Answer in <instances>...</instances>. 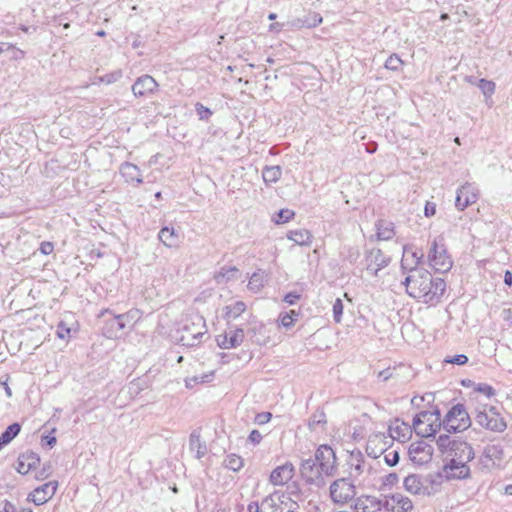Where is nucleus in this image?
<instances>
[{
  "instance_id": "nucleus-1",
  "label": "nucleus",
  "mask_w": 512,
  "mask_h": 512,
  "mask_svg": "<svg viewBox=\"0 0 512 512\" xmlns=\"http://www.w3.org/2000/svg\"><path fill=\"white\" fill-rule=\"evenodd\" d=\"M403 284L409 296L423 302H438L446 289V283L441 278H433L431 273L423 268H412Z\"/></svg>"
},
{
  "instance_id": "nucleus-2",
  "label": "nucleus",
  "mask_w": 512,
  "mask_h": 512,
  "mask_svg": "<svg viewBox=\"0 0 512 512\" xmlns=\"http://www.w3.org/2000/svg\"><path fill=\"white\" fill-rule=\"evenodd\" d=\"M436 445L447 459L455 458V460L470 462L475 457V452L471 444L449 435H440L436 440Z\"/></svg>"
},
{
  "instance_id": "nucleus-3",
  "label": "nucleus",
  "mask_w": 512,
  "mask_h": 512,
  "mask_svg": "<svg viewBox=\"0 0 512 512\" xmlns=\"http://www.w3.org/2000/svg\"><path fill=\"white\" fill-rule=\"evenodd\" d=\"M178 333L180 336L176 339L181 345L187 347L196 346L207 334V326L204 317L195 314L186 318L182 329H180Z\"/></svg>"
},
{
  "instance_id": "nucleus-4",
  "label": "nucleus",
  "mask_w": 512,
  "mask_h": 512,
  "mask_svg": "<svg viewBox=\"0 0 512 512\" xmlns=\"http://www.w3.org/2000/svg\"><path fill=\"white\" fill-rule=\"evenodd\" d=\"M474 420L481 428L502 433L507 429V422L498 409L492 405H479L474 412Z\"/></svg>"
},
{
  "instance_id": "nucleus-5",
  "label": "nucleus",
  "mask_w": 512,
  "mask_h": 512,
  "mask_svg": "<svg viewBox=\"0 0 512 512\" xmlns=\"http://www.w3.org/2000/svg\"><path fill=\"white\" fill-rule=\"evenodd\" d=\"M440 413L438 411H422L413 419V428L421 437L428 438L434 435L441 427Z\"/></svg>"
},
{
  "instance_id": "nucleus-6",
  "label": "nucleus",
  "mask_w": 512,
  "mask_h": 512,
  "mask_svg": "<svg viewBox=\"0 0 512 512\" xmlns=\"http://www.w3.org/2000/svg\"><path fill=\"white\" fill-rule=\"evenodd\" d=\"M442 425L447 432L456 433L470 427L471 419L465 407L457 404L448 411Z\"/></svg>"
},
{
  "instance_id": "nucleus-7",
  "label": "nucleus",
  "mask_w": 512,
  "mask_h": 512,
  "mask_svg": "<svg viewBox=\"0 0 512 512\" xmlns=\"http://www.w3.org/2000/svg\"><path fill=\"white\" fill-rule=\"evenodd\" d=\"M329 493L333 503L345 505L355 497L356 488L350 479L339 478L331 483Z\"/></svg>"
},
{
  "instance_id": "nucleus-8",
  "label": "nucleus",
  "mask_w": 512,
  "mask_h": 512,
  "mask_svg": "<svg viewBox=\"0 0 512 512\" xmlns=\"http://www.w3.org/2000/svg\"><path fill=\"white\" fill-rule=\"evenodd\" d=\"M429 265L436 271L445 273L452 267V260L447 254L444 244H440L437 240L432 242L429 254Z\"/></svg>"
},
{
  "instance_id": "nucleus-9",
  "label": "nucleus",
  "mask_w": 512,
  "mask_h": 512,
  "mask_svg": "<svg viewBox=\"0 0 512 512\" xmlns=\"http://www.w3.org/2000/svg\"><path fill=\"white\" fill-rule=\"evenodd\" d=\"M315 460L325 476H334L337 472V459L334 450L328 445H321L316 450Z\"/></svg>"
},
{
  "instance_id": "nucleus-10",
  "label": "nucleus",
  "mask_w": 512,
  "mask_h": 512,
  "mask_svg": "<svg viewBox=\"0 0 512 512\" xmlns=\"http://www.w3.org/2000/svg\"><path fill=\"white\" fill-rule=\"evenodd\" d=\"M469 462L448 459L442 468V476L447 480H461L470 477Z\"/></svg>"
},
{
  "instance_id": "nucleus-11",
  "label": "nucleus",
  "mask_w": 512,
  "mask_h": 512,
  "mask_svg": "<svg viewBox=\"0 0 512 512\" xmlns=\"http://www.w3.org/2000/svg\"><path fill=\"white\" fill-rule=\"evenodd\" d=\"M434 449L425 440H419L410 444L409 457L413 463L423 465L431 461Z\"/></svg>"
},
{
  "instance_id": "nucleus-12",
  "label": "nucleus",
  "mask_w": 512,
  "mask_h": 512,
  "mask_svg": "<svg viewBox=\"0 0 512 512\" xmlns=\"http://www.w3.org/2000/svg\"><path fill=\"white\" fill-rule=\"evenodd\" d=\"M389 502L375 496L358 497L354 504L355 512H387Z\"/></svg>"
},
{
  "instance_id": "nucleus-13",
  "label": "nucleus",
  "mask_w": 512,
  "mask_h": 512,
  "mask_svg": "<svg viewBox=\"0 0 512 512\" xmlns=\"http://www.w3.org/2000/svg\"><path fill=\"white\" fill-rule=\"evenodd\" d=\"M293 505L288 497L273 493L263 500V512H294Z\"/></svg>"
},
{
  "instance_id": "nucleus-14",
  "label": "nucleus",
  "mask_w": 512,
  "mask_h": 512,
  "mask_svg": "<svg viewBox=\"0 0 512 512\" xmlns=\"http://www.w3.org/2000/svg\"><path fill=\"white\" fill-rule=\"evenodd\" d=\"M392 441L391 437L385 433L373 434L368 438L366 451L373 458H377L387 451Z\"/></svg>"
},
{
  "instance_id": "nucleus-15",
  "label": "nucleus",
  "mask_w": 512,
  "mask_h": 512,
  "mask_svg": "<svg viewBox=\"0 0 512 512\" xmlns=\"http://www.w3.org/2000/svg\"><path fill=\"white\" fill-rule=\"evenodd\" d=\"M390 258L386 257L380 249H372L365 256V265L367 273L378 276V272L386 267Z\"/></svg>"
},
{
  "instance_id": "nucleus-16",
  "label": "nucleus",
  "mask_w": 512,
  "mask_h": 512,
  "mask_svg": "<svg viewBox=\"0 0 512 512\" xmlns=\"http://www.w3.org/2000/svg\"><path fill=\"white\" fill-rule=\"evenodd\" d=\"M300 472L302 477L308 483L320 485L323 482L322 475L324 474L315 459L309 458L303 460L301 463Z\"/></svg>"
},
{
  "instance_id": "nucleus-17",
  "label": "nucleus",
  "mask_w": 512,
  "mask_h": 512,
  "mask_svg": "<svg viewBox=\"0 0 512 512\" xmlns=\"http://www.w3.org/2000/svg\"><path fill=\"white\" fill-rule=\"evenodd\" d=\"M478 199V190L470 183L462 185L455 199V206L458 210H464L466 207L474 204Z\"/></svg>"
},
{
  "instance_id": "nucleus-18",
  "label": "nucleus",
  "mask_w": 512,
  "mask_h": 512,
  "mask_svg": "<svg viewBox=\"0 0 512 512\" xmlns=\"http://www.w3.org/2000/svg\"><path fill=\"white\" fill-rule=\"evenodd\" d=\"M157 81L150 75H142L132 85V92L136 97H144L153 94L158 88Z\"/></svg>"
},
{
  "instance_id": "nucleus-19",
  "label": "nucleus",
  "mask_w": 512,
  "mask_h": 512,
  "mask_svg": "<svg viewBox=\"0 0 512 512\" xmlns=\"http://www.w3.org/2000/svg\"><path fill=\"white\" fill-rule=\"evenodd\" d=\"M57 489V482L45 483L34 489L29 495L28 500L36 505H42L51 499Z\"/></svg>"
},
{
  "instance_id": "nucleus-20",
  "label": "nucleus",
  "mask_w": 512,
  "mask_h": 512,
  "mask_svg": "<svg viewBox=\"0 0 512 512\" xmlns=\"http://www.w3.org/2000/svg\"><path fill=\"white\" fill-rule=\"evenodd\" d=\"M350 477L355 481L370 472L371 466L364 460L361 452L351 453L349 460Z\"/></svg>"
},
{
  "instance_id": "nucleus-21",
  "label": "nucleus",
  "mask_w": 512,
  "mask_h": 512,
  "mask_svg": "<svg viewBox=\"0 0 512 512\" xmlns=\"http://www.w3.org/2000/svg\"><path fill=\"white\" fill-rule=\"evenodd\" d=\"M294 466L290 462L276 467L270 474L269 481L274 486H283L287 484L294 476Z\"/></svg>"
},
{
  "instance_id": "nucleus-22",
  "label": "nucleus",
  "mask_w": 512,
  "mask_h": 512,
  "mask_svg": "<svg viewBox=\"0 0 512 512\" xmlns=\"http://www.w3.org/2000/svg\"><path fill=\"white\" fill-rule=\"evenodd\" d=\"M244 330L241 328L231 329L225 334L217 337L219 347L223 349H231L240 346L244 340Z\"/></svg>"
},
{
  "instance_id": "nucleus-23",
  "label": "nucleus",
  "mask_w": 512,
  "mask_h": 512,
  "mask_svg": "<svg viewBox=\"0 0 512 512\" xmlns=\"http://www.w3.org/2000/svg\"><path fill=\"white\" fill-rule=\"evenodd\" d=\"M40 458L34 452H26L19 456L17 461V471L25 475L31 469H34L39 464Z\"/></svg>"
},
{
  "instance_id": "nucleus-24",
  "label": "nucleus",
  "mask_w": 512,
  "mask_h": 512,
  "mask_svg": "<svg viewBox=\"0 0 512 512\" xmlns=\"http://www.w3.org/2000/svg\"><path fill=\"white\" fill-rule=\"evenodd\" d=\"M189 449L195 453L196 458L201 459L207 453V445L201 439L200 431L194 430L189 437Z\"/></svg>"
},
{
  "instance_id": "nucleus-25",
  "label": "nucleus",
  "mask_w": 512,
  "mask_h": 512,
  "mask_svg": "<svg viewBox=\"0 0 512 512\" xmlns=\"http://www.w3.org/2000/svg\"><path fill=\"white\" fill-rule=\"evenodd\" d=\"M124 329V323L120 320L119 315H114L107 320L103 328L104 335L110 339L119 338Z\"/></svg>"
},
{
  "instance_id": "nucleus-26",
  "label": "nucleus",
  "mask_w": 512,
  "mask_h": 512,
  "mask_svg": "<svg viewBox=\"0 0 512 512\" xmlns=\"http://www.w3.org/2000/svg\"><path fill=\"white\" fill-rule=\"evenodd\" d=\"M483 457L494 466H499L504 459V450L499 444H488L483 451Z\"/></svg>"
},
{
  "instance_id": "nucleus-27",
  "label": "nucleus",
  "mask_w": 512,
  "mask_h": 512,
  "mask_svg": "<svg viewBox=\"0 0 512 512\" xmlns=\"http://www.w3.org/2000/svg\"><path fill=\"white\" fill-rule=\"evenodd\" d=\"M120 174L127 182L135 181L137 184L142 183L141 173L139 168L129 162L123 163L120 167Z\"/></svg>"
},
{
  "instance_id": "nucleus-28",
  "label": "nucleus",
  "mask_w": 512,
  "mask_h": 512,
  "mask_svg": "<svg viewBox=\"0 0 512 512\" xmlns=\"http://www.w3.org/2000/svg\"><path fill=\"white\" fill-rule=\"evenodd\" d=\"M409 433L410 426L404 422H400L399 420H396L389 427V436L392 440L397 439L403 441L408 438Z\"/></svg>"
},
{
  "instance_id": "nucleus-29",
  "label": "nucleus",
  "mask_w": 512,
  "mask_h": 512,
  "mask_svg": "<svg viewBox=\"0 0 512 512\" xmlns=\"http://www.w3.org/2000/svg\"><path fill=\"white\" fill-rule=\"evenodd\" d=\"M392 505L391 510L392 512H408L411 511L413 508L412 501L402 495V494H395L391 497Z\"/></svg>"
},
{
  "instance_id": "nucleus-30",
  "label": "nucleus",
  "mask_w": 512,
  "mask_h": 512,
  "mask_svg": "<svg viewBox=\"0 0 512 512\" xmlns=\"http://www.w3.org/2000/svg\"><path fill=\"white\" fill-rule=\"evenodd\" d=\"M287 238L301 246H308L312 242V235L306 229L291 230L287 233Z\"/></svg>"
},
{
  "instance_id": "nucleus-31",
  "label": "nucleus",
  "mask_w": 512,
  "mask_h": 512,
  "mask_svg": "<svg viewBox=\"0 0 512 512\" xmlns=\"http://www.w3.org/2000/svg\"><path fill=\"white\" fill-rule=\"evenodd\" d=\"M246 308L247 306L243 301H236L223 308V317L227 320H235L245 312Z\"/></svg>"
},
{
  "instance_id": "nucleus-32",
  "label": "nucleus",
  "mask_w": 512,
  "mask_h": 512,
  "mask_svg": "<svg viewBox=\"0 0 512 512\" xmlns=\"http://www.w3.org/2000/svg\"><path fill=\"white\" fill-rule=\"evenodd\" d=\"M267 282V274L264 271H257L249 279L247 288L253 293H258Z\"/></svg>"
},
{
  "instance_id": "nucleus-33",
  "label": "nucleus",
  "mask_w": 512,
  "mask_h": 512,
  "mask_svg": "<svg viewBox=\"0 0 512 512\" xmlns=\"http://www.w3.org/2000/svg\"><path fill=\"white\" fill-rule=\"evenodd\" d=\"M404 488L411 494H419L423 488L421 476L416 474L408 475L403 482Z\"/></svg>"
},
{
  "instance_id": "nucleus-34",
  "label": "nucleus",
  "mask_w": 512,
  "mask_h": 512,
  "mask_svg": "<svg viewBox=\"0 0 512 512\" xmlns=\"http://www.w3.org/2000/svg\"><path fill=\"white\" fill-rule=\"evenodd\" d=\"M239 277V270L236 267L221 268L214 276L218 284H224L229 281L237 280Z\"/></svg>"
},
{
  "instance_id": "nucleus-35",
  "label": "nucleus",
  "mask_w": 512,
  "mask_h": 512,
  "mask_svg": "<svg viewBox=\"0 0 512 512\" xmlns=\"http://www.w3.org/2000/svg\"><path fill=\"white\" fill-rule=\"evenodd\" d=\"M159 240L167 247H174L177 245L179 236L173 228L164 227L159 232Z\"/></svg>"
},
{
  "instance_id": "nucleus-36",
  "label": "nucleus",
  "mask_w": 512,
  "mask_h": 512,
  "mask_svg": "<svg viewBox=\"0 0 512 512\" xmlns=\"http://www.w3.org/2000/svg\"><path fill=\"white\" fill-rule=\"evenodd\" d=\"M282 175L280 166H266L262 171V177L266 184L276 183Z\"/></svg>"
},
{
  "instance_id": "nucleus-37",
  "label": "nucleus",
  "mask_w": 512,
  "mask_h": 512,
  "mask_svg": "<svg viewBox=\"0 0 512 512\" xmlns=\"http://www.w3.org/2000/svg\"><path fill=\"white\" fill-rule=\"evenodd\" d=\"M223 465L233 472H238L243 468L244 460L237 454H229L224 459Z\"/></svg>"
},
{
  "instance_id": "nucleus-38",
  "label": "nucleus",
  "mask_w": 512,
  "mask_h": 512,
  "mask_svg": "<svg viewBox=\"0 0 512 512\" xmlns=\"http://www.w3.org/2000/svg\"><path fill=\"white\" fill-rule=\"evenodd\" d=\"M120 320L124 323V328L135 325L142 317L138 309H131L124 314H119Z\"/></svg>"
},
{
  "instance_id": "nucleus-39",
  "label": "nucleus",
  "mask_w": 512,
  "mask_h": 512,
  "mask_svg": "<svg viewBox=\"0 0 512 512\" xmlns=\"http://www.w3.org/2000/svg\"><path fill=\"white\" fill-rule=\"evenodd\" d=\"M377 237L379 240H389L393 237L394 231L392 223L386 221H379L376 225Z\"/></svg>"
},
{
  "instance_id": "nucleus-40",
  "label": "nucleus",
  "mask_w": 512,
  "mask_h": 512,
  "mask_svg": "<svg viewBox=\"0 0 512 512\" xmlns=\"http://www.w3.org/2000/svg\"><path fill=\"white\" fill-rule=\"evenodd\" d=\"M477 85L486 98L491 97L495 92L496 85L493 81L480 79Z\"/></svg>"
},
{
  "instance_id": "nucleus-41",
  "label": "nucleus",
  "mask_w": 512,
  "mask_h": 512,
  "mask_svg": "<svg viewBox=\"0 0 512 512\" xmlns=\"http://www.w3.org/2000/svg\"><path fill=\"white\" fill-rule=\"evenodd\" d=\"M298 315L299 313L295 310H290V312L280 315V322L285 328H290L293 326L294 321Z\"/></svg>"
},
{
  "instance_id": "nucleus-42",
  "label": "nucleus",
  "mask_w": 512,
  "mask_h": 512,
  "mask_svg": "<svg viewBox=\"0 0 512 512\" xmlns=\"http://www.w3.org/2000/svg\"><path fill=\"white\" fill-rule=\"evenodd\" d=\"M71 327H69L64 321H61L56 330V334L63 340H68L71 337Z\"/></svg>"
},
{
  "instance_id": "nucleus-43",
  "label": "nucleus",
  "mask_w": 512,
  "mask_h": 512,
  "mask_svg": "<svg viewBox=\"0 0 512 512\" xmlns=\"http://www.w3.org/2000/svg\"><path fill=\"white\" fill-rule=\"evenodd\" d=\"M403 64V61L396 55H391L385 62V67L392 71H397Z\"/></svg>"
},
{
  "instance_id": "nucleus-44",
  "label": "nucleus",
  "mask_w": 512,
  "mask_h": 512,
  "mask_svg": "<svg viewBox=\"0 0 512 512\" xmlns=\"http://www.w3.org/2000/svg\"><path fill=\"white\" fill-rule=\"evenodd\" d=\"M294 215H295L294 211H292L290 209H281L277 214V218L275 219V222L277 224L286 223L289 220H291L294 217Z\"/></svg>"
},
{
  "instance_id": "nucleus-45",
  "label": "nucleus",
  "mask_w": 512,
  "mask_h": 512,
  "mask_svg": "<svg viewBox=\"0 0 512 512\" xmlns=\"http://www.w3.org/2000/svg\"><path fill=\"white\" fill-rule=\"evenodd\" d=\"M343 309H344V306H343L342 300L340 298H337L335 300V302L333 303V318L336 323L341 322L342 315H343Z\"/></svg>"
},
{
  "instance_id": "nucleus-46",
  "label": "nucleus",
  "mask_w": 512,
  "mask_h": 512,
  "mask_svg": "<svg viewBox=\"0 0 512 512\" xmlns=\"http://www.w3.org/2000/svg\"><path fill=\"white\" fill-rule=\"evenodd\" d=\"M210 377H211V374L210 375L204 374V375H201V376H194L192 378H187L185 380L186 387L192 388L197 383L208 382L210 380Z\"/></svg>"
},
{
  "instance_id": "nucleus-47",
  "label": "nucleus",
  "mask_w": 512,
  "mask_h": 512,
  "mask_svg": "<svg viewBox=\"0 0 512 512\" xmlns=\"http://www.w3.org/2000/svg\"><path fill=\"white\" fill-rule=\"evenodd\" d=\"M121 78H122V71L117 70V71H114L112 73L106 74L103 77H101V81L105 82L107 84H111V83L117 82Z\"/></svg>"
},
{
  "instance_id": "nucleus-48",
  "label": "nucleus",
  "mask_w": 512,
  "mask_h": 512,
  "mask_svg": "<svg viewBox=\"0 0 512 512\" xmlns=\"http://www.w3.org/2000/svg\"><path fill=\"white\" fill-rule=\"evenodd\" d=\"M467 361H468V357L464 354L447 357L445 359V362L451 363V364H456V365H464L467 363Z\"/></svg>"
},
{
  "instance_id": "nucleus-49",
  "label": "nucleus",
  "mask_w": 512,
  "mask_h": 512,
  "mask_svg": "<svg viewBox=\"0 0 512 512\" xmlns=\"http://www.w3.org/2000/svg\"><path fill=\"white\" fill-rule=\"evenodd\" d=\"M384 459L389 466H394L399 462V453L395 450L389 451L385 454Z\"/></svg>"
},
{
  "instance_id": "nucleus-50",
  "label": "nucleus",
  "mask_w": 512,
  "mask_h": 512,
  "mask_svg": "<svg viewBox=\"0 0 512 512\" xmlns=\"http://www.w3.org/2000/svg\"><path fill=\"white\" fill-rule=\"evenodd\" d=\"M196 111L200 117V119H207L212 113L210 109L203 106L202 104H196Z\"/></svg>"
},
{
  "instance_id": "nucleus-51",
  "label": "nucleus",
  "mask_w": 512,
  "mask_h": 512,
  "mask_svg": "<svg viewBox=\"0 0 512 512\" xmlns=\"http://www.w3.org/2000/svg\"><path fill=\"white\" fill-rule=\"evenodd\" d=\"M320 423H325V414L324 413L314 414L312 417V420L310 422V426L315 429L316 425H318Z\"/></svg>"
},
{
  "instance_id": "nucleus-52",
  "label": "nucleus",
  "mask_w": 512,
  "mask_h": 512,
  "mask_svg": "<svg viewBox=\"0 0 512 512\" xmlns=\"http://www.w3.org/2000/svg\"><path fill=\"white\" fill-rule=\"evenodd\" d=\"M436 213V204L433 202H427L424 208V214L426 217H432Z\"/></svg>"
},
{
  "instance_id": "nucleus-53",
  "label": "nucleus",
  "mask_w": 512,
  "mask_h": 512,
  "mask_svg": "<svg viewBox=\"0 0 512 512\" xmlns=\"http://www.w3.org/2000/svg\"><path fill=\"white\" fill-rule=\"evenodd\" d=\"M477 390L479 392H482L483 394H485L488 397H491V396H493L495 394L494 389L491 386L487 385V384H480L478 386Z\"/></svg>"
},
{
  "instance_id": "nucleus-54",
  "label": "nucleus",
  "mask_w": 512,
  "mask_h": 512,
  "mask_svg": "<svg viewBox=\"0 0 512 512\" xmlns=\"http://www.w3.org/2000/svg\"><path fill=\"white\" fill-rule=\"evenodd\" d=\"M54 246L51 242H42L40 245V251L44 255H49L53 252Z\"/></svg>"
},
{
  "instance_id": "nucleus-55",
  "label": "nucleus",
  "mask_w": 512,
  "mask_h": 512,
  "mask_svg": "<svg viewBox=\"0 0 512 512\" xmlns=\"http://www.w3.org/2000/svg\"><path fill=\"white\" fill-rule=\"evenodd\" d=\"M0 512H15V506L9 501L0 502Z\"/></svg>"
},
{
  "instance_id": "nucleus-56",
  "label": "nucleus",
  "mask_w": 512,
  "mask_h": 512,
  "mask_svg": "<svg viewBox=\"0 0 512 512\" xmlns=\"http://www.w3.org/2000/svg\"><path fill=\"white\" fill-rule=\"evenodd\" d=\"M248 439L253 444H258L262 439V435L258 430H252Z\"/></svg>"
},
{
  "instance_id": "nucleus-57",
  "label": "nucleus",
  "mask_w": 512,
  "mask_h": 512,
  "mask_svg": "<svg viewBox=\"0 0 512 512\" xmlns=\"http://www.w3.org/2000/svg\"><path fill=\"white\" fill-rule=\"evenodd\" d=\"M270 418H271V413L265 412V413L258 414L255 418V421L258 424H265L270 420Z\"/></svg>"
},
{
  "instance_id": "nucleus-58",
  "label": "nucleus",
  "mask_w": 512,
  "mask_h": 512,
  "mask_svg": "<svg viewBox=\"0 0 512 512\" xmlns=\"http://www.w3.org/2000/svg\"><path fill=\"white\" fill-rule=\"evenodd\" d=\"M300 298V295L296 294V293H288L285 297H284V301L290 305H293L295 304V302Z\"/></svg>"
},
{
  "instance_id": "nucleus-59",
  "label": "nucleus",
  "mask_w": 512,
  "mask_h": 512,
  "mask_svg": "<svg viewBox=\"0 0 512 512\" xmlns=\"http://www.w3.org/2000/svg\"><path fill=\"white\" fill-rule=\"evenodd\" d=\"M56 441H57L56 437H54V436H50V435L42 436V443H45L50 448H52L56 444Z\"/></svg>"
},
{
  "instance_id": "nucleus-60",
  "label": "nucleus",
  "mask_w": 512,
  "mask_h": 512,
  "mask_svg": "<svg viewBox=\"0 0 512 512\" xmlns=\"http://www.w3.org/2000/svg\"><path fill=\"white\" fill-rule=\"evenodd\" d=\"M248 512H263V502L259 506L258 503L252 502L248 505Z\"/></svg>"
},
{
  "instance_id": "nucleus-61",
  "label": "nucleus",
  "mask_w": 512,
  "mask_h": 512,
  "mask_svg": "<svg viewBox=\"0 0 512 512\" xmlns=\"http://www.w3.org/2000/svg\"><path fill=\"white\" fill-rule=\"evenodd\" d=\"M504 283L508 286L512 285V273L510 271H506L504 275Z\"/></svg>"
},
{
  "instance_id": "nucleus-62",
  "label": "nucleus",
  "mask_w": 512,
  "mask_h": 512,
  "mask_svg": "<svg viewBox=\"0 0 512 512\" xmlns=\"http://www.w3.org/2000/svg\"><path fill=\"white\" fill-rule=\"evenodd\" d=\"M505 494L512 495V484L505 487Z\"/></svg>"
},
{
  "instance_id": "nucleus-63",
  "label": "nucleus",
  "mask_w": 512,
  "mask_h": 512,
  "mask_svg": "<svg viewBox=\"0 0 512 512\" xmlns=\"http://www.w3.org/2000/svg\"><path fill=\"white\" fill-rule=\"evenodd\" d=\"M5 392H6L8 397L12 396V391H11L10 387L7 384H5Z\"/></svg>"
},
{
  "instance_id": "nucleus-64",
  "label": "nucleus",
  "mask_w": 512,
  "mask_h": 512,
  "mask_svg": "<svg viewBox=\"0 0 512 512\" xmlns=\"http://www.w3.org/2000/svg\"><path fill=\"white\" fill-rule=\"evenodd\" d=\"M465 80H466L468 83H470V84H474V83H475L474 78H473L472 76H467V77L465 78Z\"/></svg>"
}]
</instances>
